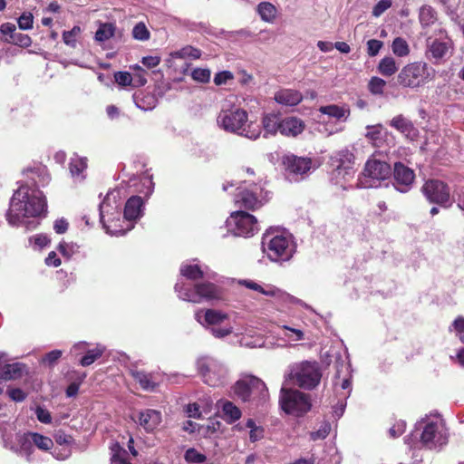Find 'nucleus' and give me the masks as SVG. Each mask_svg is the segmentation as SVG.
Returning <instances> with one entry per match:
<instances>
[{
  "label": "nucleus",
  "mask_w": 464,
  "mask_h": 464,
  "mask_svg": "<svg viewBox=\"0 0 464 464\" xmlns=\"http://www.w3.org/2000/svg\"><path fill=\"white\" fill-rule=\"evenodd\" d=\"M26 181L14 193L6 219L12 226H20L25 218L39 217L46 212V199L40 187L46 186L51 178L45 166L38 165L24 172Z\"/></svg>",
  "instance_id": "obj_1"
},
{
  "label": "nucleus",
  "mask_w": 464,
  "mask_h": 464,
  "mask_svg": "<svg viewBox=\"0 0 464 464\" xmlns=\"http://www.w3.org/2000/svg\"><path fill=\"white\" fill-rule=\"evenodd\" d=\"M248 121L247 112L238 107L222 108L217 117V124L223 130L237 134L249 140H256L262 130L259 125Z\"/></svg>",
  "instance_id": "obj_2"
},
{
  "label": "nucleus",
  "mask_w": 464,
  "mask_h": 464,
  "mask_svg": "<svg viewBox=\"0 0 464 464\" xmlns=\"http://www.w3.org/2000/svg\"><path fill=\"white\" fill-rule=\"evenodd\" d=\"M261 249L271 262L289 261L296 251L292 236L278 229H267L262 237Z\"/></svg>",
  "instance_id": "obj_3"
},
{
  "label": "nucleus",
  "mask_w": 464,
  "mask_h": 464,
  "mask_svg": "<svg viewBox=\"0 0 464 464\" xmlns=\"http://www.w3.org/2000/svg\"><path fill=\"white\" fill-rule=\"evenodd\" d=\"M119 196V191H110L100 204V221L106 233L111 236H122L133 227L129 224L130 221L121 218Z\"/></svg>",
  "instance_id": "obj_4"
},
{
  "label": "nucleus",
  "mask_w": 464,
  "mask_h": 464,
  "mask_svg": "<svg viewBox=\"0 0 464 464\" xmlns=\"http://www.w3.org/2000/svg\"><path fill=\"white\" fill-rule=\"evenodd\" d=\"M421 430L420 443L429 450L441 448L448 443L449 432L444 420L439 416H430L419 422Z\"/></svg>",
  "instance_id": "obj_5"
},
{
  "label": "nucleus",
  "mask_w": 464,
  "mask_h": 464,
  "mask_svg": "<svg viewBox=\"0 0 464 464\" xmlns=\"http://www.w3.org/2000/svg\"><path fill=\"white\" fill-rule=\"evenodd\" d=\"M175 291L179 299L198 304L218 300L222 296L221 289L210 282L198 283L192 286L189 283L179 281L175 285Z\"/></svg>",
  "instance_id": "obj_6"
},
{
  "label": "nucleus",
  "mask_w": 464,
  "mask_h": 464,
  "mask_svg": "<svg viewBox=\"0 0 464 464\" xmlns=\"http://www.w3.org/2000/svg\"><path fill=\"white\" fill-rule=\"evenodd\" d=\"M237 191L235 203L241 208L255 210L267 200V192L261 182L245 179L237 187Z\"/></svg>",
  "instance_id": "obj_7"
},
{
  "label": "nucleus",
  "mask_w": 464,
  "mask_h": 464,
  "mask_svg": "<svg viewBox=\"0 0 464 464\" xmlns=\"http://www.w3.org/2000/svg\"><path fill=\"white\" fill-rule=\"evenodd\" d=\"M195 318L216 338H225L233 333L231 325H222L228 319V314L219 310L200 309L196 312Z\"/></svg>",
  "instance_id": "obj_8"
},
{
  "label": "nucleus",
  "mask_w": 464,
  "mask_h": 464,
  "mask_svg": "<svg viewBox=\"0 0 464 464\" xmlns=\"http://www.w3.org/2000/svg\"><path fill=\"white\" fill-rule=\"evenodd\" d=\"M430 67L424 62H413L405 65L397 76L400 85L415 89L432 79Z\"/></svg>",
  "instance_id": "obj_9"
},
{
  "label": "nucleus",
  "mask_w": 464,
  "mask_h": 464,
  "mask_svg": "<svg viewBox=\"0 0 464 464\" xmlns=\"http://www.w3.org/2000/svg\"><path fill=\"white\" fill-rule=\"evenodd\" d=\"M279 402L282 410L292 415L301 416L310 411L312 403L308 394L298 390L281 388Z\"/></svg>",
  "instance_id": "obj_10"
},
{
  "label": "nucleus",
  "mask_w": 464,
  "mask_h": 464,
  "mask_svg": "<svg viewBox=\"0 0 464 464\" xmlns=\"http://www.w3.org/2000/svg\"><path fill=\"white\" fill-rule=\"evenodd\" d=\"M293 365L290 375L299 387L312 390L319 384L322 373L316 362L304 361Z\"/></svg>",
  "instance_id": "obj_11"
},
{
  "label": "nucleus",
  "mask_w": 464,
  "mask_h": 464,
  "mask_svg": "<svg viewBox=\"0 0 464 464\" xmlns=\"http://www.w3.org/2000/svg\"><path fill=\"white\" fill-rule=\"evenodd\" d=\"M421 192L430 203L450 208L455 202L456 190L451 195L447 183L440 179H428L421 187Z\"/></svg>",
  "instance_id": "obj_12"
},
{
  "label": "nucleus",
  "mask_w": 464,
  "mask_h": 464,
  "mask_svg": "<svg viewBox=\"0 0 464 464\" xmlns=\"http://www.w3.org/2000/svg\"><path fill=\"white\" fill-rule=\"evenodd\" d=\"M197 367L203 381L210 386L223 384L227 376L226 366L213 357H202L197 362Z\"/></svg>",
  "instance_id": "obj_13"
},
{
  "label": "nucleus",
  "mask_w": 464,
  "mask_h": 464,
  "mask_svg": "<svg viewBox=\"0 0 464 464\" xmlns=\"http://www.w3.org/2000/svg\"><path fill=\"white\" fill-rule=\"evenodd\" d=\"M354 159V155L348 149L341 150L331 157L332 165L335 168L334 179L335 183L343 188H345L344 184L353 177Z\"/></svg>",
  "instance_id": "obj_14"
},
{
  "label": "nucleus",
  "mask_w": 464,
  "mask_h": 464,
  "mask_svg": "<svg viewBox=\"0 0 464 464\" xmlns=\"http://www.w3.org/2000/svg\"><path fill=\"white\" fill-rule=\"evenodd\" d=\"M228 230L235 236L250 237L259 231V227L256 217L245 212H233L227 219Z\"/></svg>",
  "instance_id": "obj_15"
},
{
  "label": "nucleus",
  "mask_w": 464,
  "mask_h": 464,
  "mask_svg": "<svg viewBox=\"0 0 464 464\" xmlns=\"http://www.w3.org/2000/svg\"><path fill=\"white\" fill-rule=\"evenodd\" d=\"M234 392L240 400L246 401L252 398H266L267 388L261 379L255 376H246L236 382Z\"/></svg>",
  "instance_id": "obj_16"
},
{
  "label": "nucleus",
  "mask_w": 464,
  "mask_h": 464,
  "mask_svg": "<svg viewBox=\"0 0 464 464\" xmlns=\"http://www.w3.org/2000/svg\"><path fill=\"white\" fill-rule=\"evenodd\" d=\"M391 173L392 169L387 162L371 158L365 163L363 176L365 179H370L372 183L364 184L361 181V186L364 188L376 187V182L388 179Z\"/></svg>",
  "instance_id": "obj_17"
},
{
  "label": "nucleus",
  "mask_w": 464,
  "mask_h": 464,
  "mask_svg": "<svg viewBox=\"0 0 464 464\" xmlns=\"http://www.w3.org/2000/svg\"><path fill=\"white\" fill-rule=\"evenodd\" d=\"M451 49L452 46L450 40H440L429 37L426 40L425 57L433 64H441L446 61V58Z\"/></svg>",
  "instance_id": "obj_18"
},
{
  "label": "nucleus",
  "mask_w": 464,
  "mask_h": 464,
  "mask_svg": "<svg viewBox=\"0 0 464 464\" xmlns=\"http://www.w3.org/2000/svg\"><path fill=\"white\" fill-rule=\"evenodd\" d=\"M284 165L289 176L298 180L303 179L312 169V160L305 157L287 155L284 158Z\"/></svg>",
  "instance_id": "obj_19"
},
{
  "label": "nucleus",
  "mask_w": 464,
  "mask_h": 464,
  "mask_svg": "<svg viewBox=\"0 0 464 464\" xmlns=\"http://www.w3.org/2000/svg\"><path fill=\"white\" fill-rule=\"evenodd\" d=\"M239 284L264 295L274 297L278 301L288 303L294 300L292 295L273 285H260L246 279L240 281Z\"/></svg>",
  "instance_id": "obj_20"
},
{
  "label": "nucleus",
  "mask_w": 464,
  "mask_h": 464,
  "mask_svg": "<svg viewBox=\"0 0 464 464\" xmlns=\"http://www.w3.org/2000/svg\"><path fill=\"white\" fill-rule=\"evenodd\" d=\"M393 177L394 188L401 193H406L411 189L412 186L415 174L411 169L406 167L401 162H397L394 165Z\"/></svg>",
  "instance_id": "obj_21"
},
{
  "label": "nucleus",
  "mask_w": 464,
  "mask_h": 464,
  "mask_svg": "<svg viewBox=\"0 0 464 464\" xmlns=\"http://www.w3.org/2000/svg\"><path fill=\"white\" fill-rule=\"evenodd\" d=\"M9 449L20 457L24 458L27 461H31L34 453V443L30 432L17 434L15 437V444L11 445Z\"/></svg>",
  "instance_id": "obj_22"
},
{
  "label": "nucleus",
  "mask_w": 464,
  "mask_h": 464,
  "mask_svg": "<svg viewBox=\"0 0 464 464\" xmlns=\"http://www.w3.org/2000/svg\"><path fill=\"white\" fill-rule=\"evenodd\" d=\"M161 421V412L159 411L147 409L139 413L138 422L147 432L154 431Z\"/></svg>",
  "instance_id": "obj_23"
},
{
  "label": "nucleus",
  "mask_w": 464,
  "mask_h": 464,
  "mask_svg": "<svg viewBox=\"0 0 464 464\" xmlns=\"http://www.w3.org/2000/svg\"><path fill=\"white\" fill-rule=\"evenodd\" d=\"M87 158L74 153L69 162V171L74 182H82L86 178Z\"/></svg>",
  "instance_id": "obj_24"
},
{
  "label": "nucleus",
  "mask_w": 464,
  "mask_h": 464,
  "mask_svg": "<svg viewBox=\"0 0 464 464\" xmlns=\"http://www.w3.org/2000/svg\"><path fill=\"white\" fill-rule=\"evenodd\" d=\"M305 128L303 120L295 117L289 116L282 119L281 122V134L286 137H296L301 134Z\"/></svg>",
  "instance_id": "obj_25"
},
{
  "label": "nucleus",
  "mask_w": 464,
  "mask_h": 464,
  "mask_svg": "<svg viewBox=\"0 0 464 464\" xmlns=\"http://www.w3.org/2000/svg\"><path fill=\"white\" fill-rule=\"evenodd\" d=\"M130 374L145 391H153L160 382V378L157 373L130 370Z\"/></svg>",
  "instance_id": "obj_26"
},
{
  "label": "nucleus",
  "mask_w": 464,
  "mask_h": 464,
  "mask_svg": "<svg viewBox=\"0 0 464 464\" xmlns=\"http://www.w3.org/2000/svg\"><path fill=\"white\" fill-rule=\"evenodd\" d=\"M143 214V200L139 196L130 198L124 208V218L128 221H135Z\"/></svg>",
  "instance_id": "obj_27"
},
{
  "label": "nucleus",
  "mask_w": 464,
  "mask_h": 464,
  "mask_svg": "<svg viewBox=\"0 0 464 464\" xmlns=\"http://www.w3.org/2000/svg\"><path fill=\"white\" fill-rule=\"evenodd\" d=\"M261 122L264 130V138H268V136H276L277 132L281 133L282 118L278 114H264Z\"/></svg>",
  "instance_id": "obj_28"
},
{
  "label": "nucleus",
  "mask_w": 464,
  "mask_h": 464,
  "mask_svg": "<svg viewBox=\"0 0 464 464\" xmlns=\"http://www.w3.org/2000/svg\"><path fill=\"white\" fill-rule=\"evenodd\" d=\"M302 100V93L293 89H282L275 93V101L285 106H295L300 103Z\"/></svg>",
  "instance_id": "obj_29"
},
{
  "label": "nucleus",
  "mask_w": 464,
  "mask_h": 464,
  "mask_svg": "<svg viewBox=\"0 0 464 464\" xmlns=\"http://www.w3.org/2000/svg\"><path fill=\"white\" fill-rule=\"evenodd\" d=\"M180 275L189 280H198L202 278L206 272L197 260L187 261L181 264Z\"/></svg>",
  "instance_id": "obj_30"
},
{
  "label": "nucleus",
  "mask_w": 464,
  "mask_h": 464,
  "mask_svg": "<svg viewBox=\"0 0 464 464\" xmlns=\"http://www.w3.org/2000/svg\"><path fill=\"white\" fill-rule=\"evenodd\" d=\"M319 111L340 121H345L350 115V109L347 106L335 104L321 106Z\"/></svg>",
  "instance_id": "obj_31"
},
{
  "label": "nucleus",
  "mask_w": 464,
  "mask_h": 464,
  "mask_svg": "<svg viewBox=\"0 0 464 464\" xmlns=\"http://www.w3.org/2000/svg\"><path fill=\"white\" fill-rule=\"evenodd\" d=\"M26 371V366L20 362L5 364L0 373V377L5 380H13L20 378Z\"/></svg>",
  "instance_id": "obj_32"
},
{
  "label": "nucleus",
  "mask_w": 464,
  "mask_h": 464,
  "mask_svg": "<svg viewBox=\"0 0 464 464\" xmlns=\"http://www.w3.org/2000/svg\"><path fill=\"white\" fill-rule=\"evenodd\" d=\"M256 11L261 19L266 23H273L277 16L276 7L269 2L259 3Z\"/></svg>",
  "instance_id": "obj_33"
},
{
  "label": "nucleus",
  "mask_w": 464,
  "mask_h": 464,
  "mask_svg": "<svg viewBox=\"0 0 464 464\" xmlns=\"http://www.w3.org/2000/svg\"><path fill=\"white\" fill-rule=\"evenodd\" d=\"M379 72L386 77L393 75L399 69L395 59L392 56H385L378 64Z\"/></svg>",
  "instance_id": "obj_34"
},
{
  "label": "nucleus",
  "mask_w": 464,
  "mask_h": 464,
  "mask_svg": "<svg viewBox=\"0 0 464 464\" xmlns=\"http://www.w3.org/2000/svg\"><path fill=\"white\" fill-rule=\"evenodd\" d=\"M136 106L142 111H150L157 106L158 99L152 93H144L141 96H134Z\"/></svg>",
  "instance_id": "obj_35"
},
{
  "label": "nucleus",
  "mask_w": 464,
  "mask_h": 464,
  "mask_svg": "<svg viewBox=\"0 0 464 464\" xmlns=\"http://www.w3.org/2000/svg\"><path fill=\"white\" fill-rule=\"evenodd\" d=\"M279 329L282 331V335L288 342H298L304 340V333L302 329L293 327L287 324L278 325Z\"/></svg>",
  "instance_id": "obj_36"
},
{
  "label": "nucleus",
  "mask_w": 464,
  "mask_h": 464,
  "mask_svg": "<svg viewBox=\"0 0 464 464\" xmlns=\"http://www.w3.org/2000/svg\"><path fill=\"white\" fill-rule=\"evenodd\" d=\"M116 26L111 23L102 24L95 33V40L99 43L105 42L115 34Z\"/></svg>",
  "instance_id": "obj_37"
},
{
  "label": "nucleus",
  "mask_w": 464,
  "mask_h": 464,
  "mask_svg": "<svg viewBox=\"0 0 464 464\" xmlns=\"http://www.w3.org/2000/svg\"><path fill=\"white\" fill-rule=\"evenodd\" d=\"M391 125L407 136L414 132L412 123L401 115L394 117L391 121Z\"/></svg>",
  "instance_id": "obj_38"
},
{
  "label": "nucleus",
  "mask_w": 464,
  "mask_h": 464,
  "mask_svg": "<svg viewBox=\"0 0 464 464\" xmlns=\"http://www.w3.org/2000/svg\"><path fill=\"white\" fill-rule=\"evenodd\" d=\"M392 51L398 57H406L410 53V46L402 37H396L392 44Z\"/></svg>",
  "instance_id": "obj_39"
},
{
  "label": "nucleus",
  "mask_w": 464,
  "mask_h": 464,
  "mask_svg": "<svg viewBox=\"0 0 464 464\" xmlns=\"http://www.w3.org/2000/svg\"><path fill=\"white\" fill-rule=\"evenodd\" d=\"M34 446L42 450H49L53 446V440L46 436L41 435L36 432H30Z\"/></svg>",
  "instance_id": "obj_40"
},
{
  "label": "nucleus",
  "mask_w": 464,
  "mask_h": 464,
  "mask_svg": "<svg viewBox=\"0 0 464 464\" xmlns=\"http://www.w3.org/2000/svg\"><path fill=\"white\" fill-rule=\"evenodd\" d=\"M104 352V347L97 346L94 349L89 350L87 353L82 358L81 365L83 367L89 366L93 363L98 358L102 356Z\"/></svg>",
  "instance_id": "obj_41"
},
{
  "label": "nucleus",
  "mask_w": 464,
  "mask_h": 464,
  "mask_svg": "<svg viewBox=\"0 0 464 464\" xmlns=\"http://www.w3.org/2000/svg\"><path fill=\"white\" fill-rule=\"evenodd\" d=\"M223 413L226 420L229 422L237 420L241 416L240 410L230 401L224 403Z\"/></svg>",
  "instance_id": "obj_42"
},
{
  "label": "nucleus",
  "mask_w": 464,
  "mask_h": 464,
  "mask_svg": "<svg viewBox=\"0 0 464 464\" xmlns=\"http://www.w3.org/2000/svg\"><path fill=\"white\" fill-rule=\"evenodd\" d=\"M132 37L138 41H147L150 37V33L143 22L136 24L131 32Z\"/></svg>",
  "instance_id": "obj_43"
},
{
  "label": "nucleus",
  "mask_w": 464,
  "mask_h": 464,
  "mask_svg": "<svg viewBox=\"0 0 464 464\" xmlns=\"http://www.w3.org/2000/svg\"><path fill=\"white\" fill-rule=\"evenodd\" d=\"M112 456L111 459V464H130L126 460V450L119 444H114L111 448Z\"/></svg>",
  "instance_id": "obj_44"
},
{
  "label": "nucleus",
  "mask_w": 464,
  "mask_h": 464,
  "mask_svg": "<svg viewBox=\"0 0 464 464\" xmlns=\"http://www.w3.org/2000/svg\"><path fill=\"white\" fill-rule=\"evenodd\" d=\"M436 17H435V11L433 8L430 5H423L420 9V21L422 25L428 26L434 23Z\"/></svg>",
  "instance_id": "obj_45"
},
{
  "label": "nucleus",
  "mask_w": 464,
  "mask_h": 464,
  "mask_svg": "<svg viewBox=\"0 0 464 464\" xmlns=\"http://www.w3.org/2000/svg\"><path fill=\"white\" fill-rule=\"evenodd\" d=\"M81 27L80 26H73L72 30L70 31H64L63 34V40L64 44L71 47H75L77 43V38L81 34Z\"/></svg>",
  "instance_id": "obj_46"
},
{
  "label": "nucleus",
  "mask_w": 464,
  "mask_h": 464,
  "mask_svg": "<svg viewBox=\"0 0 464 464\" xmlns=\"http://www.w3.org/2000/svg\"><path fill=\"white\" fill-rule=\"evenodd\" d=\"M5 41L21 47H28L32 44V40L27 34L17 31L11 36V39H5Z\"/></svg>",
  "instance_id": "obj_47"
},
{
  "label": "nucleus",
  "mask_w": 464,
  "mask_h": 464,
  "mask_svg": "<svg viewBox=\"0 0 464 464\" xmlns=\"http://www.w3.org/2000/svg\"><path fill=\"white\" fill-rule=\"evenodd\" d=\"M184 459L188 463L200 464L206 461L207 457L198 452L196 449L190 448L186 450Z\"/></svg>",
  "instance_id": "obj_48"
},
{
  "label": "nucleus",
  "mask_w": 464,
  "mask_h": 464,
  "mask_svg": "<svg viewBox=\"0 0 464 464\" xmlns=\"http://www.w3.org/2000/svg\"><path fill=\"white\" fill-rule=\"evenodd\" d=\"M366 138L370 140L374 146H378L382 140V127L381 125L367 126Z\"/></svg>",
  "instance_id": "obj_49"
},
{
  "label": "nucleus",
  "mask_w": 464,
  "mask_h": 464,
  "mask_svg": "<svg viewBox=\"0 0 464 464\" xmlns=\"http://www.w3.org/2000/svg\"><path fill=\"white\" fill-rule=\"evenodd\" d=\"M246 426L250 429L249 438L252 442L257 441L264 437L263 428L256 426L253 420L249 419Z\"/></svg>",
  "instance_id": "obj_50"
},
{
  "label": "nucleus",
  "mask_w": 464,
  "mask_h": 464,
  "mask_svg": "<svg viewBox=\"0 0 464 464\" xmlns=\"http://www.w3.org/2000/svg\"><path fill=\"white\" fill-rule=\"evenodd\" d=\"M386 82L379 77H372L369 82V91L372 94H382Z\"/></svg>",
  "instance_id": "obj_51"
},
{
  "label": "nucleus",
  "mask_w": 464,
  "mask_h": 464,
  "mask_svg": "<svg viewBox=\"0 0 464 464\" xmlns=\"http://www.w3.org/2000/svg\"><path fill=\"white\" fill-rule=\"evenodd\" d=\"M134 69L136 72L132 75L133 82L131 86L140 87L145 85L147 83V72L140 65H135Z\"/></svg>",
  "instance_id": "obj_52"
},
{
  "label": "nucleus",
  "mask_w": 464,
  "mask_h": 464,
  "mask_svg": "<svg viewBox=\"0 0 464 464\" xmlns=\"http://www.w3.org/2000/svg\"><path fill=\"white\" fill-rule=\"evenodd\" d=\"M331 430V425L328 422L323 423L320 428L316 431H313L310 433V438L312 440H319L325 439Z\"/></svg>",
  "instance_id": "obj_53"
},
{
  "label": "nucleus",
  "mask_w": 464,
  "mask_h": 464,
  "mask_svg": "<svg viewBox=\"0 0 464 464\" xmlns=\"http://www.w3.org/2000/svg\"><path fill=\"white\" fill-rule=\"evenodd\" d=\"M193 80L198 82H208L210 79V71L208 69L197 68L191 72Z\"/></svg>",
  "instance_id": "obj_54"
},
{
  "label": "nucleus",
  "mask_w": 464,
  "mask_h": 464,
  "mask_svg": "<svg viewBox=\"0 0 464 464\" xmlns=\"http://www.w3.org/2000/svg\"><path fill=\"white\" fill-rule=\"evenodd\" d=\"M115 82L121 86H131L132 75L128 72H117L114 74Z\"/></svg>",
  "instance_id": "obj_55"
},
{
  "label": "nucleus",
  "mask_w": 464,
  "mask_h": 464,
  "mask_svg": "<svg viewBox=\"0 0 464 464\" xmlns=\"http://www.w3.org/2000/svg\"><path fill=\"white\" fill-rule=\"evenodd\" d=\"M18 26L22 30H28L33 27L34 16L31 13L25 12L18 18Z\"/></svg>",
  "instance_id": "obj_56"
},
{
  "label": "nucleus",
  "mask_w": 464,
  "mask_h": 464,
  "mask_svg": "<svg viewBox=\"0 0 464 464\" xmlns=\"http://www.w3.org/2000/svg\"><path fill=\"white\" fill-rule=\"evenodd\" d=\"M175 56L179 58L192 57L194 59H198L200 56V51L191 46H187L176 52Z\"/></svg>",
  "instance_id": "obj_57"
},
{
  "label": "nucleus",
  "mask_w": 464,
  "mask_h": 464,
  "mask_svg": "<svg viewBox=\"0 0 464 464\" xmlns=\"http://www.w3.org/2000/svg\"><path fill=\"white\" fill-rule=\"evenodd\" d=\"M383 43L380 40L371 39L367 42V53L369 56L373 57L378 54L382 48Z\"/></svg>",
  "instance_id": "obj_58"
},
{
  "label": "nucleus",
  "mask_w": 464,
  "mask_h": 464,
  "mask_svg": "<svg viewBox=\"0 0 464 464\" xmlns=\"http://www.w3.org/2000/svg\"><path fill=\"white\" fill-rule=\"evenodd\" d=\"M63 353L61 350H53L50 353H46L43 359L42 363L47 364L48 366H53V363H55L60 357L62 356Z\"/></svg>",
  "instance_id": "obj_59"
},
{
  "label": "nucleus",
  "mask_w": 464,
  "mask_h": 464,
  "mask_svg": "<svg viewBox=\"0 0 464 464\" xmlns=\"http://www.w3.org/2000/svg\"><path fill=\"white\" fill-rule=\"evenodd\" d=\"M392 6L391 0L379 1L372 9V15L375 17L381 16L387 9Z\"/></svg>",
  "instance_id": "obj_60"
},
{
  "label": "nucleus",
  "mask_w": 464,
  "mask_h": 464,
  "mask_svg": "<svg viewBox=\"0 0 464 464\" xmlns=\"http://www.w3.org/2000/svg\"><path fill=\"white\" fill-rule=\"evenodd\" d=\"M452 327L459 340L464 343V317H457L452 324Z\"/></svg>",
  "instance_id": "obj_61"
},
{
  "label": "nucleus",
  "mask_w": 464,
  "mask_h": 464,
  "mask_svg": "<svg viewBox=\"0 0 464 464\" xmlns=\"http://www.w3.org/2000/svg\"><path fill=\"white\" fill-rule=\"evenodd\" d=\"M35 414L37 417V420L44 424H49L52 422V416L49 411L46 409L38 406L35 410Z\"/></svg>",
  "instance_id": "obj_62"
},
{
  "label": "nucleus",
  "mask_w": 464,
  "mask_h": 464,
  "mask_svg": "<svg viewBox=\"0 0 464 464\" xmlns=\"http://www.w3.org/2000/svg\"><path fill=\"white\" fill-rule=\"evenodd\" d=\"M233 79V74L229 71H223L217 73L214 77V82L216 85L226 84L228 80Z\"/></svg>",
  "instance_id": "obj_63"
},
{
  "label": "nucleus",
  "mask_w": 464,
  "mask_h": 464,
  "mask_svg": "<svg viewBox=\"0 0 464 464\" xmlns=\"http://www.w3.org/2000/svg\"><path fill=\"white\" fill-rule=\"evenodd\" d=\"M7 393L14 401H23L26 398L25 392L19 388L8 389Z\"/></svg>",
  "instance_id": "obj_64"
}]
</instances>
